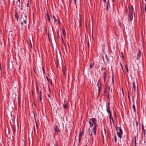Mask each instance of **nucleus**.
<instances>
[{"label": "nucleus", "mask_w": 146, "mask_h": 146, "mask_svg": "<svg viewBox=\"0 0 146 146\" xmlns=\"http://www.w3.org/2000/svg\"><path fill=\"white\" fill-rule=\"evenodd\" d=\"M128 16L129 17V19L131 21L132 20L133 18V8L132 6L129 7V8Z\"/></svg>", "instance_id": "1"}, {"label": "nucleus", "mask_w": 146, "mask_h": 146, "mask_svg": "<svg viewBox=\"0 0 146 146\" xmlns=\"http://www.w3.org/2000/svg\"><path fill=\"white\" fill-rule=\"evenodd\" d=\"M21 16V22H23L24 23L26 24V20L27 19V15L23 13L20 15Z\"/></svg>", "instance_id": "2"}, {"label": "nucleus", "mask_w": 146, "mask_h": 146, "mask_svg": "<svg viewBox=\"0 0 146 146\" xmlns=\"http://www.w3.org/2000/svg\"><path fill=\"white\" fill-rule=\"evenodd\" d=\"M119 131L117 133L118 136L121 139L122 137V135L123 134V132L122 129L121 128V127H119Z\"/></svg>", "instance_id": "3"}, {"label": "nucleus", "mask_w": 146, "mask_h": 146, "mask_svg": "<svg viewBox=\"0 0 146 146\" xmlns=\"http://www.w3.org/2000/svg\"><path fill=\"white\" fill-rule=\"evenodd\" d=\"M54 129L55 133H58L60 131V130L56 126H54Z\"/></svg>", "instance_id": "4"}, {"label": "nucleus", "mask_w": 146, "mask_h": 146, "mask_svg": "<svg viewBox=\"0 0 146 146\" xmlns=\"http://www.w3.org/2000/svg\"><path fill=\"white\" fill-rule=\"evenodd\" d=\"M66 71V69L65 67H63L62 69V72L63 74L66 76L65 72Z\"/></svg>", "instance_id": "5"}, {"label": "nucleus", "mask_w": 146, "mask_h": 146, "mask_svg": "<svg viewBox=\"0 0 146 146\" xmlns=\"http://www.w3.org/2000/svg\"><path fill=\"white\" fill-rule=\"evenodd\" d=\"M141 55V52L140 50L139 51L138 54L137 55V60H138L139 59L140 56Z\"/></svg>", "instance_id": "6"}, {"label": "nucleus", "mask_w": 146, "mask_h": 146, "mask_svg": "<svg viewBox=\"0 0 146 146\" xmlns=\"http://www.w3.org/2000/svg\"><path fill=\"white\" fill-rule=\"evenodd\" d=\"M133 90L134 92H135L136 91L135 85V82H133Z\"/></svg>", "instance_id": "7"}, {"label": "nucleus", "mask_w": 146, "mask_h": 146, "mask_svg": "<svg viewBox=\"0 0 146 146\" xmlns=\"http://www.w3.org/2000/svg\"><path fill=\"white\" fill-rule=\"evenodd\" d=\"M89 121H90L91 122L92 121V123H95L96 121V119L94 118H90L89 119Z\"/></svg>", "instance_id": "8"}, {"label": "nucleus", "mask_w": 146, "mask_h": 146, "mask_svg": "<svg viewBox=\"0 0 146 146\" xmlns=\"http://www.w3.org/2000/svg\"><path fill=\"white\" fill-rule=\"evenodd\" d=\"M15 17L16 18L17 21H18V15L16 11H15Z\"/></svg>", "instance_id": "9"}, {"label": "nucleus", "mask_w": 146, "mask_h": 146, "mask_svg": "<svg viewBox=\"0 0 146 146\" xmlns=\"http://www.w3.org/2000/svg\"><path fill=\"white\" fill-rule=\"evenodd\" d=\"M64 104L63 105V107L65 109H67L68 106L67 104V102H64Z\"/></svg>", "instance_id": "10"}, {"label": "nucleus", "mask_w": 146, "mask_h": 146, "mask_svg": "<svg viewBox=\"0 0 146 146\" xmlns=\"http://www.w3.org/2000/svg\"><path fill=\"white\" fill-rule=\"evenodd\" d=\"M107 74L106 72H104L103 74V78L104 79V81L105 82V79L106 77Z\"/></svg>", "instance_id": "11"}, {"label": "nucleus", "mask_w": 146, "mask_h": 146, "mask_svg": "<svg viewBox=\"0 0 146 146\" xmlns=\"http://www.w3.org/2000/svg\"><path fill=\"white\" fill-rule=\"evenodd\" d=\"M88 135H89L90 136H91L92 135V133L90 128H89L88 130Z\"/></svg>", "instance_id": "12"}, {"label": "nucleus", "mask_w": 146, "mask_h": 146, "mask_svg": "<svg viewBox=\"0 0 146 146\" xmlns=\"http://www.w3.org/2000/svg\"><path fill=\"white\" fill-rule=\"evenodd\" d=\"M46 16L47 17V18L48 20V21L49 22H50V17L49 16V15L47 13L46 14Z\"/></svg>", "instance_id": "13"}, {"label": "nucleus", "mask_w": 146, "mask_h": 146, "mask_svg": "<svg viewBox=\"0 0 146 146\" xmlns=\"http://www.w3.org/2000/svg\"><path fill=\"white\" fill-rule=\"evenodd\" d=\"M98 88L101 87V82L100 81H98Z\"/></svg>", "instance_id": "14"}, {"label": "nucleus", "mask_w": 146, "mask_h": 146, "mask_svg": "<svg viewBox=\"0 0 146 146\" xmlns=\"http://www.w3.org/2000/svg\"><path fill=\"white\" fill-rule=\"evenodd\" d=\"M39 98L40 101H41L42 100L41 91L40 92V94H39Z\"/></svg>", "instance_id": "15"}, {"label": "nucleus", "mask_w": 146, "mask_h": 146, "mask_svg": "<svg viewBox=\"0 0 146 146\" xmlns=\"http://www.w3.org/2000/svg\"><path fill=\"white\" fill-rule=\"evenodd\" d=\"M89 123L90 127H92L93 125V123H92L90 121H89Z\"/></svg>", "instance_id": "16"}, {"label": "nucleus", "mask_w": 146, "mask_h": 146, "mask_svg": "<svg viewBox=\"0 0 146 146\" xmlns=\"http://www.w3.org/2000/svg\"><path fill=\"white\" fill-rule=\"evenodd\" d=\"M93 130H94L93 133H94V134L95 135H96V129L95 128V127H93Z\"/></svg>", "instance_id": "17"}, {"label": "nucleus", "mask_w": 146, "mask_h": 146, "mask_svg": "<svg viewBox=\"0 0 146 146\" xmlns=\"http://www.w3.org/2000/svg\"><path fill=\"white\" fill-rule=\"evenodd\" d=\"M106 4H107V5H106V10H107L108 9V5L109 4V2L108 1H107L106 3Z\"/></svg>", "instance_id": "18"}, {"label": "nucleus", "mask_w": 146, "mask_h": 146, "mask_svg": "<svg viewBox=\"0 0 146 146\" xmlns=\"http://www.w3.org/2000/svg\"><path fill=\"white\" fill-rule=\"evenodd\" d=\"M82 133L81 132V131H80V133H79V137H81L82 136Z\"/></svg>", "instance_id": "19"}, {"label": "nucleus", "mask_w": 146, "mask_h": 146, "mask_svg": "<svg viewBox=\"0 0 146 146\" xmlns=\"http://www.w3.org/2000/svg\"><path fill=\"white\" fill-rule=\"evenodd\" d=\"M62 33L64 35V36L65 35V31L64 29L62 30Z\"/></svg>", "instance_id": "20"}, {"label": "nucleus", "mask_w": 146, "mask_h": 146, "mask_svg": "<svg viewBox=\"0 0 146 146\" xmlns=\"http://www.w3.org/2000/svg\"><path fill=\"white\" fill-rule=\"evenodd\" d=\"M109 103H108V107L107 108V110H109L110 108H109Z\"/></svg>", "instance_id": "21"}, {"label": "nucleus", "mask_w": 146, "mask_h": 146, "mask_svg": "<svg viewBox=\"0 0 146 146\" xmlns=\"http://www.w3.org/2000/svg\"><path fill=\"white\" fill-rule=\"evenodd\" d=\"M112 83L113 84L114 83V78L113 76H112Z\"/></svg>", "instance_id": "22"}, {"label": "nucleus", "mask_w": 146, "mask_h": 146, "mask_svg": "<svg viewBox=\"0 0 146 146\" xmlns=\"http://www.w3.org/2000/svg\"><path fill=\"white\" fill-rule=\"evenodd\" d=\"M125 68L126 69V71H127V73H128L129 72V71L128 70V68H127V65H125Z\"/></svg>", "instance_id": "23"}, {"label": "nucleus", "mask_w": 146, "mask_h": 146, "mask_svg": "<svg viewBox=\"0 0 146 146\" xmlns=\"http://www.w3.org/2000/svg\"><path fill=\"white\" fill-rule=\"evenodd\" d=\"M114 139H115V142H116L117 141V139L116 135H115L114 136Z\"/></svg>", "instance_id": "24"}, {"label": "nucleus", "mask_w": 146, "mask_h": 146, "mask_svg": "<svg viewBox=\"0 0 146 146\" xmlns=\"http://www.w3.org/2000/svg\"><path fill=\"white\" fill-rule=\"evenodd\" d=\"M145 127H146L145 129H144L143 131V133L145 134H146V126Z\"/></svg>", "instance_id": "25"}, {"label": "nucleus", "mask_w": 146, "mask_h": 146, "mask_svg": "<svg viewBox=\"0 0 146 146\" xmlns=\"http://www.w3.org/2000/svg\"><path fill=\"white\" fill-rule=\"evenodd\" d=\"M53 19H54V22H56V18H55V17H54V16H53Z\"/></svg>", "instance_id": "26"}, {"label": "nucleus", "mask_w": 146, "mask_h": 146, "mask_svg": "<svg viewBox=\"0 0 146 146\" xmlns=\"http://www.w3.org/2000/svg\"><path fill=\"white\" fill-rule=\"evenodd\" d=\"M108 112L110 114V115L111 114V111L110 110H107Z\"/></svg>", "instance_id": "27"}, {"label": "nucleus", "mask_w": 146, "mask_h": 146, "mask_svg": "<svg viewBox=\"0 0 146 146\" xmlns=\"http://www.w3.org/2000/svg\"><path fill=\"white\" fill-rule=\"evenodd\" d=\"M142 129L143 130V131H144V127L143 125H142Z\"/></svg>", "instance_id": "28"}, {"label": "nucleus", "mask_w": 146, "mask_h": 146, "mask_svg": "<svg viewBox=\"0 0 146 146\" xmlns=\"http://www.w3.org/2000/svg\"><path fill=\"white\" fill-rule=\"evenodd\" d=\"M110 119H111L113 120V117L111 116V114L110 115Z\"/></svg>", "instance_id": "29"}, {"label": "nucleus", "mask_w": 146, "mask_h": 146, "mask_svg": "<svg viewBox=\"0 0 146 146\" xmlns=\"http://www.w3.org/2000/svg\"><path fill=\"white\" fill-rule=\"evenodd\" d=\"M12 129L13 131V133H14L15 132V130L14 129V127H13Z\"/></svg>", "instance_id": "30"}, {"label": "nucleus", "mask_w": 146, "mask_h": 146, "mask_svg": "<svg viewBox=\"0 0 146 146\" xmlns=\"http://www.w3.org/2000/svg\"><path fill=\"white\" fill-rule=\"evenodd\" d=\"M133 110H135V106L134 104H133Z\"/></svg>", "instance_id": "31"}, {"label": "nucleus", "mask_w": 146, "mask_h": 146, "mask_svg": "<svg viewBox=\"0 0 146 146\" xmlns=\"http://www.w3.org/2000/svg\"><path fill=\"white\" fill-rule=\"evenodd\" d=\"M136 127H137V126H138V122L137 121H136Z\"/></svg>", "instance_id": "32"}, {"label": "nucleus", "mask_w": 146, "mask_h": 146, "mask_svg": "<svg viewBox=\"0 0 146 146\" xmlns=\"http://www.w3.org/2000/svg\"><path fill=\"white\" fill-rule=\"evenodd\" d=\"M27 7H29V0H28V2L27 3Z\"/></svg>", "instance_id": "33"}, {"label": "nucleus", "mask_w": 146, "mask_h": 146, "mask_svg": "<svg viewBox=\"0 0 146 146\" xmlns=\"http://www.w3.org/2000/svg\"><path fill=\"white\" fill-rule=\"evenodd\" d=\"M92 65L91 64H90V68H92Z\"/></svg>", "instance_id": "34"}, {"label": "nucleus", "mask_w": 146, "mask_h": 146, "mask_svg": "<svg viewBox=\"0 0 146 146\" xmlns=\"http://www.w3.org/2000/svg\"><path fill=\"white\" fill-rule=\"evenodd\" d=\"M106 59H107V60L108 61H109V60L108 59V57H107V55L106 54Z\"/></svg>", "instance_id": "35"}, {"label": "nucleus", "mask_w": 146, "mask_h": 146, "mask_svg": "<svg viewBox=\"0 0 146 146\" xmlns=\"http://www.w3.org/2000/svg\"><path fill=\"white\" fill-rule=\"evenodd\" d=\"M32 112H33V114H34L35 118V112L34 111H33Z\"/></svg>", "instance_id": "36"}, {"label": "nucleus", "mask_w": 146, "mask_h": 146, "mask_svg": "<svg viewBox=\"0 0 146 146\" xmlns=\"http://www.w3.org/2000/svg\"><path fill=\"white\" fill-rule=\"evenodd\" d=\"M80 138L81 137H79V139H78V141H79V142H80V140H81Z\"/></svg>", "instance_id": "37"}, {"label": "nucleus", "mask_w": 146, "mask_h": 146, "mask_svg": "<svg viewBox=\"0 0 146 146\" xmlns=\"http://www.w3.org/2000/svg\"><path fill=\"white\" fill-rule=\"evenodd\" d=\"M103 69H105V68H104L103 67H102L101 68V70L102 71L103 70Z\"/></svg>", "instance_id": "38"}, {"label": "nucleus", "mask_w": 146, "mask_h": 146, "mask_svg": "<svg viewBox=\"0 0 146 146\" xmlns=\"http://www.w3.org/2000/svg\"><path fill=\"white\" fill-rule=\"evenodd\" d=\"M99 88L98 92H100V90H101V88Z\"/></svg>", "instance_id": "39"}, {"label": "nucleus", "mask_w": 146, "mask_h": 146, "mask_svg": "<svg viewBox=\"0 0 146 146\" xmlns=\"http://www.w3.org/2000/svg\"><path fill=\"white\" fill-rule=\"evenodd\" d=\"M34 131L35 132V127H34Z\"/></svg>", "instance_id": "40"}, {"label": "nucleus", "mask_w": 146, "mask_h": 146, "mask_svg": "<svg viewBox=\"0 0 146 146\" xmlns=\"http://www.w3.org/2000/svg\"><path fill=\"white\" fill-rule=\"evenodd\" d=\"M48 97L49 98H50V95H49V94H48Z\"/></svg>", "instance_id": "41"}, {"label": "nucleus", "mask_w": 146, "mask_h": 146, "mask_svg": "<svg viewBox=\"0 0 146 146\" xmlns=\"http://www.w3.org/2000/svg\"><path fill=\"white\" fill-rule=\"evenodd\" d=\"M94 123L95 125H96V121H95V123Z\"/></svg>", "instance_id": "42"}, {"label": "nucleus", "mask_w": 146, "mask_h": 146, "mask_svg": "<svg viewBox=\"0 0 146 146\" xmlns=\"http://www.w3.org/2000/svg\"><path fill=\"white\" fill-rule=\"evenodd\" d=\"M74 1L75 4V5H76V0H74Z\"/></svg>", "instance_id": "43"}, {"label": "nucleus", "mask_w": 146, "mask_h": 146, "mask_svg": "<svg viewBox=\"0 0 146 146\" xmlns=\"http://www.w3.org/2000/svg\"><path fill=\"white\" fill-rule=\"evenodd\" d=\"M21 25H23V22H22L21 23Z\"/></svg>", "instance_id": "44"}, {"label": "nucleus", "mask_w": 146, "mask_h": 146, "mask_svg": "<svg viewBox=\"0 0 146 146\" xmlns=\"http://www.w3.org/2000/svg\"><path fill=\"white\" fill-rule=\"evenodd\" d=\"M96 125H95V126L94 127H95V128L96 129Z\"/></svg>", "instance_id": "45"}, {"label": "nucleus", "mask_w": 146, "mask_h": 146, "mask_svg": "<svg viewBox=\"0 0 146 146\" xmlns=\"http://www.w3.org/2000/svg\"><path fill=\"white\" fill-rule=\"evenodd\" d=\"M47 79L48 81L49 82V79H48V78L47 77Z\"/></svg>", "instance_id": "46"}, {"label": "nucleus", "mask_w": 146, "mask_h": 146, "mask_svg": "<svg viewBox=\"0 0 146 146\" xmlns=\"http://www.w3.org/2000/svg\"><path fill=\"white\" fill-rule=\"evenodd\" d=\"M103 1L104 2H106V0H103Z\"/></svg>", "instance_id": "47"}, {"label": "nucleus", "mask_w": 146, "mask_h": 146, "mask_svg": "<svg viewBox=\"0 0 146 146\" xmlns=\"http://www.w3.org/2000/svg\"><path fill=\"white\" fill-rule=\"evenodd\" d=\"M121 68H122V69H123V66H122L121 63Z\"/></svg>", "instance_id": "48"}, {"label": "nucleus", "mask_w": 146, "mask_h": 146, "mask_svg": "<svg viewBox=\"0 0 146 146\" xmlns=\"http://www.w3.org/2000/svg\"><path fill=\"white\" fill-rule=\"evenodd\" d=\"M18 2L19 3H20V0H18Z\"/></svg>", "instance_id": "49"}, {"label": "nucleus", "mask_w": 146, "mask_h": 146, "mask_svg": "<svg viewBox=\"0 0 146 146\" xmlns=\"http://www.w3.org/2000/svg\"><path fill=\"white\" fill-rule=\"evenodd\" d=\"M117 127H116V130L117 131Z\"/></svg>", "instance_id": "50"}, {"label": "nucleus", "mask_w": 146, "mask_h": 146, "mask_svg": "<svg viewBox=\"0 0 146 146\" xmlns=\"http://www.w3.org/2000/svg\"><path fill=\"white\" fill-rule=\"evenodd\" d=\"M114 113H115V116H116L115 113V112H114Z\"/></svg>", "instance_id": "51"}, {"label": "nucleus", "mask_w": 146, "mask_h": 146, "mask_svg": "<svg viewBox=\"0 0 146 146\" xmlns=\"http://www.w3.org/2000/svg\"><path fill=\"white\" fill-rule=\"evenodd\" d=\"M119 25L120 26V23H119Z\"/></svg>", "instance_id": "52"}, {"label": "nucleus", "mask_w": 146, "mask_h": 146, "mask_svg": "<svg viewBox=\"0 0 146 146\" xmlns=\"http://www.w3.org/2000/svg\"><path fill=\"white\" fill-rule=\"evenodd\" d=\"M36 127H37V123H36Z\"/></svg>", "instance_id": "53"}, {"label": "nucleus", "mask_w": 146, "mask_h": 146, "mask_svg": "<svg viewBox=\"0 0 146 146\" xmlns=\"http://www.w3.org/2000/svg\"><path fill=\"white\" fill-rule=\"evenodd\" d=\"M114 0H112V2H113L114 1Z\"/></svg>", "instance_id": "54"}, {"label": "nucleus", "mask_w": 146, "mask_h": 146, "mask_svg": "<svg viewBox=\"0 0 146 146\" xmlns=\"http://www.w3.org/2000/svg\"><path fill=\"white\" fill-rule=\"evenodd\" d=\"M135 110H134V111L135 112Z\"/></svg>", "instance_id": "55"}, {"label": "nucleus", "mask_w": 146, "mask_h": 146, "mask_svg": "<svg viewBox=\"0 0 146 146\" xmlns=\"http://www.w3.org/2000/svg\"><path fill=\"white\" fill-rule=\"evenodd\" d=\"M135 142H136V140H135Z\"/></svg>", "instance_id": "56"}, {"label": "nucleus", "mask_w": 146, "mask_h": 146, "mask_svg": "<svg viewBox=\"0 0 146 146\" xmlns=\"http://www.w3.org/2000/svg\"><path fill=\"white\" fill-rule=\"evenodd\" d=\"M88 45H89V43H88Z\"/></svg>", "instance_id": "57"}, {"label": "nucleus", "mask_w": 146, "mask_h": 146, "mask_svg": "<svg viewBox=\"0 0 146 146\" xmlns=\"http://www.w3.org/2000/svg\"><path fill=\"white\" fill-rule=\"evenodd\" d=\"M103 60H104V58L103 57Z\"/></svg>", "instance_id": "58"}, {"label": "nucleus", "mask_w": 146, "mask_h": 146, "mask_svg": "<svg viewBox=\"0 0 146 146\" xmlns=\"http://www.w3.org/2000/svg\"><path fill=\"white\" fill-rule=\"evenodd\" d=\"M133 14L134 15V13H133Z\"/></svg>", "instance_id": "59"}, {"label": "nucleus", "mask_w": 146, "mask_h": 146, "mask_svg": "<svg viewBox=\"0 0 146 146\" xmlns=\"http://www.w3.org/2000/svg\"><path fill=\"white\" fill-rule=\"evenodd\" d=\"M145 1H146V0H145Z\"/></svg>", "instance_id": "60"}, {"label": "nucleus", "mask_w": 146, "mask_h": 146, "mask_svg": "<svg viewBox=\"0 0 146 146\" xmlns=\"http://www.w3.org/2000/svg\"><path fill=\"white\" fill-rule=\"evenodd\" d=\"M84 146H87V145Z\"/></svg>", "instance_id": "61"}]
</instances>
